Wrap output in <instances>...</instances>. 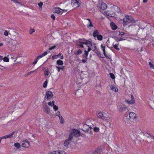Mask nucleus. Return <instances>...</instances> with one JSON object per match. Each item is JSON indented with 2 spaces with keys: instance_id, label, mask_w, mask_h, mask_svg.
I'll use <instances>...</instances> for the list:
<instances>
[{
  "instance_id": "1",
  "label": "nucleus",
  "mask_w": 154,
  "mask_h": 154,
  "mask_svg": "<svg viewBox=\"0 0 154 154\" xmlns=\"http://www.w3.org/2000/svg\"><path fill=\"white\" fill-rule=\"evenodd\" d=\"M80 133L78 130L75 129H72L69 134V137L68 139L71 142L73 139V136L75 137L80 136Z\"/></svg>"
},
{
  "instance_id": "2",
  "label": "nucleus",
  "mask_w": 154,
  "mask_h": 154,
  "mask_svg": "<svg viewBox=\"0 0 154 154\" xmlns=\"http://www.w3.org/2000/svg\"><path fill=\"white\" fill-rule=\"evenodd\" d=\"M123 21L122 23L124 26L128 24V23H134L135 21L133 17L131 16L126 15L123 18V20H121Z\"/></svg>"
},
{
  "instance_id": "3",
  "label": "nucleus",
  "mask_w": 154,
  "mask_h": 154,
  "mask_svg": "<svg viewBox=\"0 0 154 154\" xmlns=\"http://www.w3.org/2000/svg\"><path fill=\"white\" fill-rule=\"evenodd\" d=\"M81 3L82 2L79 0H72L71 2L72 5L74 8L79 7Z\"/></svg>"
},
{
  "instance_id": "4",
  "label": "nucleus",
  "mask_w": 154,
  "mask_h": 154,
  "mask_svg": "<svg viewBox=\"0 0 154 154\" xmlns=\"http://www.w3.org/2000/svg\"><path fill=\"white\" fill-rule=\"evenodd\" d=\"M79 41L81 44H82L83 45H91V46L92 45V44L93 43V42L91 41H89L88 40H86L84 38L80 39L79 40Z\"/></svg>"
},
{
  "instance_id": "5",
  "label": "nucleus",
  "mask_w": 154,
  "mask_h": 154,
  "mask_svg": "<svg viewBox=\"0 0 154 154\" xmlns=\"http://www.w3.org/2000/svg\"><path fill=\"white\" fill-rule=\"evenodd\" d=\"M118 109L119 112H123L125 111L127 109V108L126 105L121 103L118 105Z\"/></svg>"
},
{
  "instance_id": "6",
  "label": "nucleus",
  "mask_w": 154,
  "mask_h": 154,
  "mask_svg": "<svg viewBox=\"0 0 154 154\" xmlns=\"http://www.w3.org/2000/svg\"><path fill=\"white\" fill-rule=\"evenodd\" d=\"M54 96L53 92L51 91H48L46 92L45 97L48 100H51Z\"/></svg>"
},
{
  "instance_id": "7",
  "label": "nucleus",
  "mask_w": 154,
  "mask_h": 154,
  "mask_svg": "<svg viewBox=\"0 0 154 154\" xmlns=\"http://www.w3.org/2000/svg\"><path fill=\"white\" fill-rule=\"evenodd\" d=\"M129 117L131 121H132L133 119L135 120L136 119H137L136 114L134 112H130L129 114Z\"/></svg>"
},
{
  "instance_id": "8",
  "label": "nucleus",
  "mask_w": 154,
  "mask_h": 154,
  "mask_svg": "<svg viewBox=\"0 0 154 154\" xmlns=\"http://www.w3.org/2000/svg\"><path fill=\"white\" fill-rule=\"evenodd\" d=\"M54 9L55 12L59 14H62L64 11L63 10H62L58 7L55 8Z\"/></svg>"
},
{
  "instance_id": "9",
  "label": "nucleus",
  "mask_w": 154,
  "mask_h": 154,
  "mask_svg": "<svg viewBox=\"0 0 154 154\" xmlns=\"http://www.w3.org/2000/svg\"><path fill=\"white\" fill-rule=\"evenodd\" d=\"M21 146L22 147L25 148H29L30 146L29 142L26 140H23L22 142Z\"/></svg>"
},
{
  "instance_id": "10",
  "label": "nucleus",
  "mask_w": 154,
  "mask_h": 154,
  "mask_svg": "<svg viewBox=\"0 0 154 154\" xmlns=\"http://www.w3.org/2000/svg\"><path fill=\"white\" fill-rule=\"evenodd\" d=\"M49 154H65V152L63 150L54 151L49 153Z\"/></svg>"
},
{
  "instance_id": "11",
  "label": "nucleus",
  "mask_w": 154,
  "mask_h": 154,
  "mask_svg": "<svg viewBox=\"0 0 154 154\" xmlns=\"http://www.w3.org/2000/svg\"><path fill=\"white\" fill-rule=\"evenodd\" d=\"M102 149L99 148H97V149L92 152V154H102Z\"/></svg>"
},
{
  "instance_id": "12",
  "label": "nucleus",
  "mask_w": 154,
  "mask_h": 154,
  "mask_svg": "<svg viewBox=\"0 0 154 154\" xmlns=\"http://www.w3.org/2000/svg\"><path fill=\"white\" fill-rule=\"evenodd\" d=\"M98 7L101 10H105L107 8L106 4L104 3H102L101 4H99Z\"/></svg>"
},
{
  "instance_id": "13",
  "label": "nucleus",
  "mask_w": 154,
  "mask_h": 154,
  "mask_svg": "<svg viewBox=\"0 0 154 154\" xmlns=\"http://www.w3.org/2000/svg\"><path fill=\"white\" fill-rule=\"evenodd\" d=\"M15 133V131H14L12 133H11V134H8L7 135H6L5 136H4L3 137H2V138L3 139H6L7 138H11L13 137V135Z\"/></svg>"
},
{
  "instance_id": "14",
  "label": "nucleus",
  "mask_w": 154,
  "mask_h": 154,
  "mask_svg": "<svg viewBox=\"0 0 154 154\" xmlns=\"http://www.w3.org/2000/svg\"><path fill=\"white\" fill-rule=\"evenodd\" d=\"M44 111L47 114H49L50 112L49 107L46 105H45L43 107Z\"/></svg>"
},
{
  "instance_id": "15",
  "label": "nucleus",
  "mask_w": 154,
  "mask_h": 154,
  "mask_svg": "<svg viewBox=\"0 0 154 154\" xmlns=\"http://www.w3.org/2000/svg\"><path fill=\"white\" fill-rule=\"evenodd\" d=\"M90 128V126L89 125H88L86 124H85L83 128L82 129V131L85 132H87V131L88 129L89 128Z\"/></svg>"
},
{
  "instance_id": "16",
  "label": "nucleus",
  "mask_w": 154,
  "mask_h": 154,
  "mask_svg": "<svg viewBox=\"0 0 154 154\" xmlns=\"http://www.w3.org/2000/svg\"><path fill=\"white\" fill-rule=\"evenodd\" d=\"M131 100L129 101L127 100L126 101V102H127L129 104H133L134 103H135L134 97L132 94L131 95Z\"/></svg>"
},
{
  "instance_id": "17",
  "label": "nucleus",
  "mask_w": 154,
  "mask_h": 154,
  "mask_svg": "<svg viewBox=\"0 0 154 154\" xmlns=\"http://www.w3.org/2000/svg\"><path fill=\"white\" fill-rule=\"evenodd\" d=\"M110 25L112 30H115L117 28V26L113 22L110 23Z\"/></svg>"
},
{
  "instance_id": "18",
  "label": "nucleus",
  "mask_w": 154,
  "mask_h": 154,
  "mask_svg": "<svg viewBox=\"0 0 154 154\" xmlns=\"http://www.w3.org/2000/svg\"><path fill=\"white\" fill-rule=\"evenodd\" d=\"M99 35L98 31L97 30H94L93 32L92 35L94 38H96Z\"/></svg>"
},
{
  "instance_id": "19",
  "label": "nucleus",
  "mask_w": 154,
  "mask_h": 154,
  "mask_svg": "<svg viewBox=\"0 0 154 154\" xmlns=\"http://www.w3.org/2000/svg\"><path fill=\"white\" fill-rule=\"evenodd\" d=\"M98 118H100L102 119H104V116H103V114L101 112H99L97 114Z\"/></svg>"
},
{
  "instance_id": "20",
  "label": "nucleus",
  "mask_w": 154,
  "mask_h": 154,
  "mask_svg": "<svg viewBox=\"0 0 154 154\" xmlns=\"http://www.w3.org/2000/svg\"><path fill=\"white\" fill-rule=\"evenodd\" d=\"M76 45L78 48H83L84 46L83 44H81L79 41H78L76 42Z\"/></svg>"
},
{
  "instance_id": "21",
  "label": "nucleus",
  "mask_w": 154,
  "mask_h": 154,
  "mask_svg": "<svg viewBox=\"0 0 154 154\" xmlns=\"http://www.w3.org/2000/svg\"><path fill=\"white\" fill-rule=\"evenodd\" d=\"M71 141L68 139L66 140L64 143V145L65 146H67L70 143Z\"/></svg>"
},
{
  "instance_id": "22",
  "label": "nucleus",
  "mask_w": 154,
  "mask_h": 154,
  "mask_svg": "<svg viewBox=\"0 0 154 154\" xmlns=\"http://www.w3.org/2000/svg\"><path fill=\"white\" fill-rule=\"evenodd\" d=\"M92 45L91 46V45H90V46L91 47V50L93 51H94L97 49V47L95 46V44L93 42Z\"/></svg>"
},
{
  "instance_id": "23",
  "label": "nucleus",
  "mask_w": 154,
  "mask_h": 154,
  "mask_svg": "<svg viewBox=\"0 0 154 154\" xmlns=\"http://www.w3.org/2000/svg\"><path fill=\"white\" fill-rule=\"evenodd\" d=\"M110 88L113 91H115V92H117L118 91V89L115 86H110Z\"/></svg>"
},
{
  "instance_id": "24",
  "label": "nucleus",
  "mask_w": 154,
  "mask_h": 154,
  "mask_svg": "<svg viewBox=\"0 0 154 154\" xmlns=\"http://www.w3.org/2000/svg\"><path fill=\"white\" fill-rule=\"evenodd\" d=\"M82 53V51L81 49H79L77 51H75V55H79Z\"/></svg>"
},
{
  "instance_id": "25",
  "label": "nucleus",
  "mask_w": 154,
  "mask_h": 154,
  "mask_svg": "<svg viewBox=\"0 0 154 154\" xmlns=\"http://www.w3.org/2000/svg\"><path fill=\"white\" fill-rule=\"evenodd\" d=\"M119 44H116L115 45H113V47L116 50L119 51V48H118Z\"/></svg>"
},
{
  "instance_id": "26",
  "label": "nucleus",
  "mask_w": 154,
  "mask_h": 154,
  "mask_svg": "<svg viewBox=\"0 0 154 154\" xmlns=\"http://www.w3.org/2000/svg\"><path fill=\"white\" fill-rule=\"evenodd\" d=\"M56 67L57 68V70L58 72H59L60 69H61L63 71L64 70V67L63 66H61L60 67L56 66Z\"/></svg>"
},
{
  "instance_id": "27",
  "label": "nucleus",
  "mask_w": 154,
  "mask_h": 154,
  "mask_svg": "<svg viewBox=\"0 0 154 154\" xmlns=\"http://www.w3.org/2000/svg\"><path fill=\"white\" fill-rule=\"evenodd\" d=\"M57 63L59 65H62L63 64V62L60 60H58L57 61Z\"/></svg>"
},
{
  "instance_id": "28",
  "label": "nucleus",
  "mask_w": 154,
  "mask_h": 154,
  "mask_svg": "<svg viewBox=\"0 0 154 154\" xmlns=\"http://www.w3.org/2000/svg\"><path fill=\"white\" fill-rule=\"evenodd\" d=\"M101 47L103 51V54L106 53L105 46L104 45L102 44L101 45Z\"/></svg>"
},
{
  "instance_id": "29",
  "label": "nucleus",
  "mask_w": 154,
  "mask_h": 154,
  "mask_svg": "<svg viewBox=\"0 0 154 154\" xmlns=\"http://www.w3.org/2000/svg\"><path fill=\"white\" fill-rule=\"evenodd\" d=\"M14 146L17 149H19L20 147V145L18 143H15L14 144Z\"/></svg>"
},
{
  "instance_id": "30",
  "label": "nucleus",
  "mask_w": 154,
  "mask_h": 154,
  "mask_svg": "<svg viewBox=\"0 0 154 154\" xmlns=\"http://www.w3.org/2000/svg\"><path fill=\"white\" fill-rule=\"evenodd\" d=\"M49 70L48 68L45 69V70L44 72V75H48L49 74Z\"/></svg>"
},
{
  "instance_id": "31",
  "label": "nucleus",
  "mask_w": 154,
  "mask_h": 154,
  "mask_svg": "<svg viewBox=\"0 0 154 154\" xmlns=\"http://www.w3.org/2000/svg\"><path fill=\"white\" fill-rule=\"evenodd\" d=\"M87 132L89 133L90 134H93V132L92 131V128L90 126V128L88 130Z\"/></svg>"
},
{
  "instance_id": "32",
  "label": "nucleus",
  "mask_w": 154,
  "mask_h": 154,
  "mask_svg": "<svg viewBox=\"0 0 154 154\" xmlns=\"http://www.w3.org/2000/svg\"><path fill=\"white\" fill-rule=\"evenodd\" d=\"M97 37V39L99 41L102 40L103 38V36L100 34H99Z\"/></svg>"
},
{
  "instance_id": "33",
  "label": "nucleus",
  "mask_w": 154,
  "mask_h": 154,
  "mask_svg": "<svg viewBox=\"0 0 154 154\" xmlns=\"http://www.w3.org/2000/svg\"><path fill=\"white\" fill-rule=\"evenodd\" d=\"M103 120L105 121L106 122H109L110 121V118L109 117H106L104 116V119H103Z\"/></svg>"
},
{
  "instance_id": "34",
  "label": "nucleus",
  "mask_w": 154,
  "mask_h": 154,
  "mask_svg": "<svg viewBox=\"0 0 154 154\" xmlns=\"http://www.w3.org/2000/svg\"><path fill=\"white\" fill-rule=\"evenodd\" d=\"M127 34L123 32H119V36H121V37H122L124 35L126 34Z\"/></svg>"
},
{
  "instance_id": "35",
  "label": "nucleus",
  "mask_w": 154,
  "mask_h": 154,
  "mask_svg": "<svg viewBox=\"0 0 154 154\" xmlns=\"http://www.w3.org/2000/svg\"><path fill=\"white\" fill-rule=\"evenodd\" d=\"M99 130V128L96 127H94L93 128L94 131L96 132H98Z\"/></svg>"
},
{
  "instance_id": "36",
  "label": "nucleus",
  "mask_w": 154,
  "mask_h": 154,
  "mask_svg": "<svg viewBox=\"0 0 154 154\" xmlns=\"http://www.w3.org/2000/svg\"><path fill=\"white\" fill-rule=\"evenodd\" d=\"M3 60L4 62H8L9 61V59L6 57H4L3 58Z\"/></svg>"
},
{
  "instance_id": "37",
  "label": "nucleus",
  "mask_w": 154,
  "mask_h": 154,
  "mask_svg": "<svg viewBox=\"0 0 154 154\" xmlns=\"http://www.w3.org/2000/svg\"><path fill=\"white\" fill-rule=\"evenodd\" d=\"M48 84V81L46 80L45 81L43 84V87L44 88H46Z\"/></svg>"
},
{
  "instance_id": "38",
  "label": "nucleus",
  "mask_w": 154,
  "mask_h": 154,
  "mask_svg": "<svg viewBox=\"0 0 154 154\" xmlns=\"http://www.w3.org/2000/svg\"><path fill=\"white\" fill-rule=\"evenodd\" d=\"M11 1H13L15 3H17L20 4H21V1L20 0H11Z\"/></svg>"
},
{
  "instance_id": "39",
  "label": "nucleus",
  "mask_w": 154,
  "mask_h": 154,
  "mask_svg": "<svg viewBox=\"0 0 154 154\" xmlns=\"http://www.w3.org/2000/svg\"><path fill=\"white\" fill-rule=\"evenodd\" d=\"M87 19L89 20V23H90V24L88 25V28L89 27H93V24H92V23L91 22V20L90 19Z\"/></svg>"
},
{
  "instance_id": "40",
  "label": "nucleus",
  "mask_w": 154,
  "mask_h": 154,
  "mask_svg": "<svg viewBox=\"0 0 154 154\" xmlns=\"http://www.w3.org/2000/svg\"><path fill=\"white\" fill-rule=\"evenodd\" d=\"M60 119V122L61 124H63L64 122V119L61 116L59 117Z\"/></svg>"
},
{
  "instance_id": "41",
  "label": "nucleus",
  "mask_w": 154,
  "mask_h": 154,
  "mask_svg": "<svg viewBox=\"0 0 154 154\" xmlns=\"http://www.w3.org/2000/svg\"><path fill=\"white\" fill-rule=\"evenodd\" d=\"M35 32V29H32L31 27V29L29 30V33L30 34H32V33Z\"/></svg>"
},
{
  "instance_id": "42",
  "label": "nucleus",
  "mask_w": 154,
  "mask_h": 154,
  "mask_svg": "<svg viewBox=\"0 0 154 154\" xmlns=\"http://www.w3.org/2000/svg\"><path fill=\"white\" fill-rule=\"evenodd\" d=\"M109 75L111 79H115V76L113 73H109Z\"/></svg>"
},
{
  "instance_id": "43",
  "label": "nucleus",
  "mask_w": 154,
  "mask_h": 154,
  "mask_svg": "<svg viewBox=\"0 0 154 154\" xmlns=\"http://www.w3.org/2000/svg\"><path fill=\"white\" fill-rule=\"evenodd\" d=\"M57 57H60V59H62L63 58V54L60 53H59L58 55H57Z\"/></svg>"
},
{
  "instance_id": "44",
  "label": "nucleus",
  "mask_w": 154,
  "mask_h": 154,
  "mask_svg": "<svg viewBox=\"0 0 154 154\" xmlns=\"http://www.w3.org/2000/svg\"><path fill=\"white\" fill-rule=\"evenodd\" d=\"M53 108L54 110L57 111L58 109V106H57L55 105L53 106Z\"/></svg>"
},
{
  "instance_id": "45",
  "label": "nucleus",
  "mask_w": 154,
  "mask_h": 154,
  "mask_svg": "<svg viewBox=\"0 0 154 154\" xmlns=\"http://www.w3.org/2000/svg\"><path fill=\"white\" fill-rule=\"evenodd\" d=\"M43 4V3L42 2H40V3H38V5L39 7L40 8H42V6Z\"/></svg>"
},
{
  "instance_id": "46",
  "label": "nucleus",
  "mask_w": 154,
  "mask_h": 154,
  "mask_svg": "<svg viewBox=\"0 0 154 154\" xmlns=\"http://www.w3.org/2000/svg\"><path fill=\"white\" fill-rule=\"evenodd\" d=\"M113 38L117 42H119V38L118 37L115 36L113 37Z\"/></svg>"
},
{
  "instance_id": "47",
  "label": "nucleus",
  "mask_w": 154,
  "mask_h": 154,
  "mask_svg": "<svg viewBox=\"0 0 154 154\" xmlns=\"http://www.w3.org/2000/svg\"><path fill=\"white\" fill-rule=\"evenodd\" d=\"M56 115L57 116H58L59 118L61 116V115L60 114V112L59 111H57V112L56 113Z\"/></svg>"
},
{
  "instance_id": "48",
  "label": "nucleus",
  "mask_w": 154,
  "mask_h": 154,
  "mask_svg": "<svg viewBox=\"0 0 154 154\" xmlns=\"http://www.w3.org/2000/svg\"><path fill=\"white\" fill-rule=\"evenodd\" d=\"M87 46L88 47L87 51L89 52V51H90L91 50V48L90 47V45H87Z\"/></svg>"
},
{
  "instance_id": "49",
  "label": "nucleus",
  "mask_w": 154,
  "mask_h": 154,
  "mask_svg": "<svg viewBox=\"0 0 154 154\" xmlns=\"http://www.w3.org/2000/svg\"><path fill=\"white\" fill-rule=\"evenodd\" d=\"M104 55L105 56V57L107 58V59H111V57L110 56H107L106 53H105L104 54Z\"/></svg>"
},
{
  "instance_id": "50",
  "label": "nucleus",
  "mask_w": 154,
  "mask_h": 154,
  "mask_svg": "<svg viewBox=\"0 0 154 154\" xmlns=\"http://www.w3.org/2000/svg\"><path fill=\"white\" fill-rule=\"evenodd\" d=\"M149 64L150 67L152 68H154V66L153 64H152L151 62H149Z\"/></svg>"
},
{
  "instance_id": "51",
  "label": "nucleus",
  "mask_w": 154,
  "mask_h": 154,
  "mask_svg": "<svg viewBox=\"0 0 154 154\" xmlns=\"http://www.w3.org/2000/svg\"><path fill=\"white\" fill-rule=\"evenodd\" d=\"M56 47V45H55L54 46H52L51 47H50L49 48V50H51L54 49Z\"/></svg>"
},
{
  "instance_id": "52",
  "label": "nucleus",
  "mask_w": 154,
  "mask_h": 154,
  "mask_svg": "<svg viewBox=\"0 0 154 154\" xmlns=\"http://www.w3.org/2000/svg\"><path fill=\"white\" fill-rule=\"evenodd\" d=\"M43 55H42V54H41L38 56L37 57V60H39V59L40 58H42V57H43Z\"/></svg>"
},
{
  "instance_id": "53",
  "label": "nucleus",
  "mask_w": 154,
  "mask_h": 154,
  "mask_svg": "<svg viewBox=\"0 0 154 154\" xmlns=\"http://www.w3.org/2000/svg\"><path fill=\"white\" fill-rule=\"evenodd\" d=\"M8 32L7 30H5V31L4 32V35L5 36H7L8 35Z\"/></svg>"
},
{
  "instance_id": "54",
  "label": "nucleus",
  "mask_w": 154,
  "mask_h": 154,
  "mask_svg": "<svg viewBox=\"0 0 154 154\" xmlns=\"http://www.w3.org/2000/svg\"><path fill=\"white\" fill-rule=\"evenodd\" d=\"M51 17L54 20H55V16L54 15V14H52L51 16Z\"/></svg>"
},
{
  "instance_id": "55",
  "label": "nucleus",
  "mask_w": 154,
  "mask_h": 154,
  "mask_svg": "<svg viewBox=\"0 0 154 154\" xmlns=\"http://www.w3.org/2000/svg\"><path fill=\"white\" fill-rule=\"evenodd\" d=\"M57 57V55H54L52 57V59L54 60L55 59H56Z\"/></svg>"
},
{
  "instance_id": "56",
  "label": "nucleus",
  "mask_w": 154,
  "mask_h": 154,
  "mask_svg": "<svg viewBox=\"0 0 154 154\" xmlns=\"http://www.w3.org/2000/svg\"><path fill=\"white\" fill-rule=\"evenodd\" d=\"M82 57L84 58L85 59H87V57L88 56H86V55H85V54H84L82 56Z\"/></svg>"
},
{
  "instance_id": "57",
  "label": "nucleus",
  "mask_w": 154,
  "mask_h": 154,
  "mask_svg": "<svg viewBox=\"0 0 154 154\" xmlns=\"http://www.w3.org/2000/svg\"><path fill=\"white\" fill-rule=\"evenodd\" d=\"M87 59H83L82 60V62L83 63H85L87 61Z\"/></svg>"
},
{
  "instance_id": "58",
  "label": "nucleus",
  "mask_w": 154,
  "mask_h": 154,
  "mask_svg": "<svg viewBox=\"0 0 154 154\" xmlns=\"http://www.w3.org/2000/svg\"><path fill=\"white\" fill-rule=\"evenodd\" d=\"M85 55H86V56H88V52L86 50H85Z\"/></svg>"
},
{
  "instance_id": "59",
  "label": "nucleus",
  "mask_w": 154,
  "mask_h": 154,
  "mask_svg": "<svg viewBox=\"0 0 154 154\" xmlns=\"http://www.w3.org/2000/svg\"><path fill=\"white\" fill-rule=\"evenodd\" d=\"M0 69H1V70H4V69L3 68H6V67H5V66H0Z\"/></svg>"
},
{
  "instance_id": "60",
  "label": "nucleus",
  "mask_w": 154,
  "mask_h": 154,
  "mask_svg": "<svg viewBox=\"0 0 154 154\" xmlns=\"http://www.w3.org/2000/svg\"><path fill=\"white\" fill-rule=\"evenodd\" d=\"M48 104L49 106H53V105L52 104V102H49Z\"/></svg>"
},
{
  "instance_id": "61",
  "label": "nucleus",
  "mask_w": 154,
  "mask_h": 154,
  "mask_svg": "<svg viewBox=\"0 0 154 154\" xmlns=\"http://www.w3.org/2000/svg\"><path fill=\"white\" fill-rule=\"evenodd\" d=\"M38 60H37V58H36V59L33 62V63L34 64H35L38 62Z\"/></svg>"
},
{
  "instance_id": "62",
  "label": "nucleus",
  "mask_w": 154,
  "mask_h": 154,
  "mask_svg": "<svg viewBox=\"0 0 154 154\" xmlns=\"http://www.w3.org/2000/svg\"><path fill=\"white\" fill-rule=\"evenodd\" d=\"M48 54V53L47 51L43 53H42V54L43 55V56H45L46 55Z\"/></svg>"
},
{
  "instance_id": "63",
  "label": "nucleus",
  "mask_w": 154,
  "mask_h": 154,
  "mask_svg": "<svg viewBox=\"0 0 154 154\" xmlns=\"http://www.w3.org/2000/svg\"><path fill=\"white\" fill-rule=\"evenodd\" d=\"M148 135L149 136L151 137H152L154 139V136H153L152 135L150 134H149L147 133Z\"/></svg>"
},
{
  "instance_id": "64",
  "label": "nucleus",
  "mask_w": 154,
  "mask_h": 154,
  "mask_svg": "<svg viewBox=\"0 0 154 154\" xmlns=\"http://www.w3.org/2000/svg\"><path fill=\"white\" fill-rule=\"evenodd\" d=\"M117 11L118 12V13L120 12V9L119 8H117Z\"/></svg>"
}]
</instances>
